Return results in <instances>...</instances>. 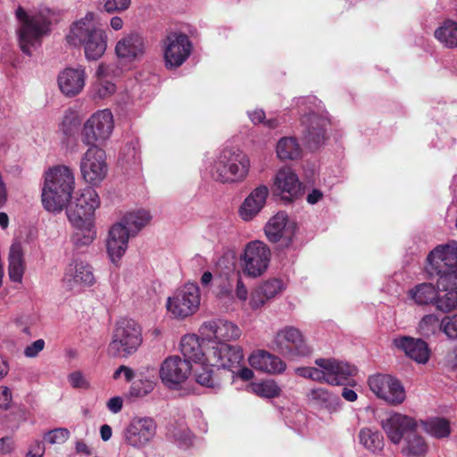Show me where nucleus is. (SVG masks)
<instances>
[{
	"label": "nucleus",
	"instance_id": "nucleus-18",
	"mask_svg": "<svg viewBox=\"0 0 457 457\" xmlns=\"http://www.w3.org/2000/svg\"><path fill=\"white\" fill-rule=\"evenodd\" d=\"M62 282L66 289L77 293L92 287L96 283L93 267L84 262H72L67 267Z\"/></svg>",
	"mask_w": 457,
	"mask_h": 457
},
{
	"label": "nucleus",
	"instance_id": "nucleus-53",
	"mask_svg": "<svg viewBox=\"0 0 457 457\" xmlns=\"http://www.w3.org/2000/svg\"><path fill=\"white\" fill-rule=\"evenodd\" d=\"M68 382L74 389L87 390L91 384L87 377L80 371L75 370L68 375Z\"/></svg>",
	"mask_w": 457,
	"mask_h": 457
},
{
	"label": "nucleus",
	"instance_id": "nucleus-5",
	"mask_svg": "<svg viewBox=\"0 0 457 457\" xmlns=\"http://www.w3.org/2000/svg\"><path fill=\"white\" fill-rule=\"evenodd\" d=\"M16 17L20 21L18 37L21 49L30 55L31 48L40 46L43 37L49 33L51 21L42 12L29 14L21 6L17 8Z\"/></svg>",
	"mask_w": 457,
	"mask_h": 457
},
{
	"label": "nucleus",
	"instance_id": "nucleus-4",
	"mask_svg": "<svg viewBox=\"0 0 457 457\" xmlns=\"http://www.w3.org/2000/svg\"><path fill=\"white\" fill-rule=\"evenodd\" d=\"M250 160L238 148L222 150L211 167L210 174L215 181L237 183L245 180L249 173Z\"/></svg>",
	"mask_w": 457,
	"mask_h": 457
},
{
	"label": "nucleus",
	"instance_id": "nucleus-58",
	"mask_svg": "<svg viewBox=\"0 0 457 457\" xmlns=\"http://www.w3.org/2000/svg\"><path fill=\"white\" fill-rule=\"evenodd\" d=\"M311 379L316 382L320 383H327L328 384V378L326 370L320 368L319 366L312 367V373H311Z\"/></svg>",
	"mask_w": 457,
	"mask_h": 457
},
{
	"label": "nucleus",
	"instance_id": "nucleus-20",
	"mask_svg": "<svg viewBox=\"0 0 457 457\" xmlns=\"http://www.w3.org/2000/svg\"><path fill=\"white\" fill-rule=\"evenodd\" d=\"M265 234L272 243L288 246L295 234V224L288 220L284 212H279L270 219L265 226Z\"/></svg>",
	"mask_w": 457,
	"mask_h": 457
},
{
	"label": "nucleus",
	"instance_id": "nucleus-25",
	"mask_svg": "<svg viewBox=\"0 0 457 457\" xmlns=\"http://www.w3.org/2000/svg\"><path fill=\"white\" fill-rule=\"evenodd\" d=\"M129 237L126 228L119 222L110 228L106 249L112 263H117L126 253Z\"/></svg>",
	"mask_w": 457,
	"mask_h": 457
},
{
	"label": "nucleus",
	"instance_id": "nucleus-32",
	"mask_svg": "<svg viewBox=\"0 0 457 457\" xmlns=\"http://www.w3.org/2000/svg\"><path fill=\"white\" fill-rule=\"evenodd\" d=\"M283 290V282L279 279H270L257 287L251 295L250 305L258 309L267 301L275 297Z\"/></svg>",
	"mask_w": 457,
	"mask_h": 457
},
{
	"label": "nucleus",
	"instance_id": "nucleus-63",
	"mask_svg": "<svg viewBox=\"0 0 457 457\" xmlns=\"http://www.w3.org/2000/svg\"><path fill=\"white\" fill-rule=\"evenodd\" d=\"M234 370L236 371L234 374H237L240 378H242L245 381H248L251 378H253V372L249 368H246V367L240 368V365H239L237 369H234Z\"/></svg>",
	"mask_w": 457,
	"mask_h": 457
},
{
	"label": "nucleus",
	"instance_id": "nucleus-62",
	"mask_svg": "<svg viewBox=\"0 0 457 457\" xmlns=\"http://www.w3.org/2000/svg\"><path fill=\"white\" fill-rule=\"evenodd\" d=\"M13 450V442L9 437L0 439V453L7 454Z\"/></svg>",
	"mask_w": 457,
	"mask_h": 457
},
{
	"label": "nucleus",
	"instance_id": "nucleus-8",
	"mask_svg": "<svg viewBox=\"0 0 457 457\" xmlns=\"http://www.w3.org/2000/svg\"><path fill=\"white\" fill-rule=\"evenodd\" d=\"M114 129V120L109 109L99 110L93 113L84 123L82 142L87 145L104 143Z\"/></svg>",
	"mask_w": 457,
	"mask_h": 457
},
{
	"label": "nucleus",
	"instance_id": "nucleus-59",
	"mask_svg": "<svg viewBox=\"0 0 457 457\" xmlns=\"http://www.w3.org/2000/svg\"><path fill=\"white\" fill-rule=\"evenodd\" d=\"M236 296L240 301H246L248 296L247 288L243 283L242 278H240L239 275H237V277Z\"/></svg>",
	"mask_w": 457,
	"mask_h": 457
},
{
	"label": "nucleus",
	"instance_id": "nucleus-21",
	"mask_svg": "<svg viewBox=\"0 0 457 457\" xmlns=\"http://www.w3.org/2000/svg\"><path fill=\"white\" fill-rule=\"evenodd\" d=\"M417 428L418 423L412 417L401 413H393L382 421V428L395 445L405 440L406 436L415 432Z\"/></svg>",
	"mask_w": 457,
	"mask_h": 457
},
{
	"label": "nucleus",
	"instance_id": "nucleus-57",
	"mask_svg": "<svg viewBox=\"0 0 457 457\" xmlns=\"http://www.w3.org/2000/svg\"><path fill=\"white\" fill-rule=\"evenodd\" d=\"M12 402V393L7 386H0V408L8 409Z\"/></svg>",
	"mask_w": 457,
	"mask_h": 457
},
{
	"label": "nucleus",
	"instance_id": "nucleus-40",
	"mask_svg": "<svg viewBox=\"0 0 457 457\" xmlns=\"http://www.w3.org/2000/svg\"><path fill=\"white\" fill-rule=\"evenodd\" d=\"M405 445L402 449V453L407 456L421 457L428 452V445L424 438L415 432L406 436Z\"/></svg>",
	"mask_w": 457,
	"mask_h": 457
},
{
	"label": "nucleus",
	"instance_id": "nucleus-10",
	"mask_svg": "<svg viewBox=\"0 0 457 457\" xmlns=\"http://www.w3.org/2000/svg\"><path fill=\"white\" fill-rule=\"evenodd\" d=\"M80 171L86 182L98 185L107 175L108 165L104 150L89 145L80 161Z\"/></svg>",
	"mask_w": 457,
	"mask_h": 457
},
{
	"label": "nucleus",
	"instance_id": "nucleus-41",
	"mask_svg": "<svg viewBox=\"0 0 457 457\" xmlns=\"http://www.w3.org/2000/svg\"><path fill=\"white\" fill-rule=\"evenodd\" d=\"M435 37L450 48L457 47V22L446 21L435 31Z\"/></svg>",
	"mask_w": 457,
	"mask_h": 457
},
{
	"label": "nucleus",
	"instance_id": "nucleus-33",
	"mask_svg": "<svg viewBox=\"0 0 457 457\" xmlns=\"http://www.w3.org/2000/svg\"><path fill=\"white\" fill-rule=\"evenodd\" d=\"M25 271L24 251L21 243L12 244L8 253V276L13 282L21 283Z\"/></svg>",
	"mask_w": 457,
	"mask_h": 457
},
{
	"label": "nucleus",
	"instance_id": "nucleus-2",
	"mask_svg": "<svg viewBox=\"0 0 457 457\" xmlns=\"http://www.w3.org/2000/svg\"><path fill=\"white\" fill-rule=\"evenodd\" d=\"M95 17L93 12H87L84 18L72 23L66 36L70 45L84 47L88 60L99 59L107 47V36L102 29L96 27Z\"/></svg>",
	"mask_w": 457,
	"mask_h": 457
},
{
	"label": "nucleus",
	"instance_id": "nucleus-54",
	"mask_svg": "<svg viewBox=\"0 0 457 457\" xmlns=\"http://www.w3.org/2000/svg\"><path fill=\"white\" fill-rule=\"evenodd\" d=\"M131 0H101L100 4L103 9L109 13L120 12L127 10L130 5Z\"/></svg>",
	"mask_w": 457,
	"mask_h": 457
},
{
	"label": "nucleus",
	"instance_id": "nucleus-43",
	"mask_svg": "<svg viewBox=\"0 0 457 457\" xmlns=\"http://www.w3.org/2000/svg\"><path fill=\"white\" fill-rule=\"evenodd\" d=\"M104 67L103 65H99L96 74L99 77L97 81L93 85L91 94L95 99H104L110 96H112L115 90L116 86L112 82L104 79L102 77L104 74Z\"/></svg>",
	"mask_w": 457,
	"mask_h": 457
},
{
	"label": "nucleus",
	"instance_id": "nucleus-31",
	"mask_svg": "<svg viewBox=\"0 0 457 457\" xmlns=\"http://www.w3.org/2000/svg\"><path fill=\"white\" fill-rule=\"evenodd\" d=\"M115 52L118 57L127 61L136 59L144 52L143 37L137 33H131L122 37L117 42Z\"/></svg>",
	"mask_w": 457,
	"mask_h": 457
},
{
	"label": "nucleus",
	"instance_id": "nucleus-30",
	"mask_svg": "<svg viewBox=\"0 0 457 457\" xmlns=\"http://www.w3.org/2000/svg\"><path fill=\"white\" fill-rule=\"evenodd\" d=\"M207 342L200 343L199 338L195 335H186L180 341V351L184 356L183 360L190 361L201 362L206 364V349Z\"/></svg>",
	"mask_w": 457,
	"mask_h": 457
},
{
	"label": "nucleus",
	"instance_id": "nucleus-37",
	"mask_svg": "<svg viewBox=\"0 0 457 457\" xmlns=\"http://www.w3.org/2000/svg\"><path fill=\"white\" fill-rule=\"evenodd\" d=\"M358 437L360 444L370 452L377 453L384 448V437L378 430L362 428Z\"/></svg>",
	"mask_w": 457,
	"mask_h": 457
},
{
	"label": "nucleus",
	"instance_id": "nucleus-36",
	"mask_svg": "<svg viewBox=\"0 0 457 457\" xmlns=\"http://www.w3.org/2000/svg\"><path fill=\"white\" fill-rule=\"evenodd\" d=\"M151 219L152 216L148 211L138 210L127 213L119 223L126 228L130 236H134L148 224Z\"/></svg>",
	"mask_w": 457,
	"mask_h": 457
},
{
	"label": "nucleus",
	"instance_id": "nucleus-50",
	"mask_svg": "<svg viewBox=\"0 0 457 457\" xmlns=\"http://www.w3.org/2000/svg\"><path fill=\"white\" fill-rule=\"evenodd\" d=\"M204 365L205 364H203L201 370L197 371L196 373L197 383L209 388H219L220 383L213 378L212 370Z\"/></svg>",
	"mask_w": 457,
	"mask_h": 457
},
{
	"label": "nucleus",
	"instance_id": "nucleus-19",
	"mask_svg": "<svg viewBox=\"0 0 457 457\" xmlns=\"http://www.w3.org/2000/svg\"><path fill=\"white\" fill-rule=\"evenodd\" d=\"M156 425L151 418H135L125 430L124 437L128 445L134 448L145 446L155 436Z\"/></svg>",
	"mask_w": 457,
	"mask_h": 457
},
{
	"label": "nucleus",
	"instance_id": "nucleus-15",
	"mask_svg": "<svg viewBox=\"0 0 457 457\" xmlns=\"http://www.w3.org/2000/svg\"><path fill=\"white\" fill-rule=\"evenodd\" d=\"M192 370L187 360L174 355L166 358L161 364L159 375L162 383L170 389H178L184 383Z\"/></svg>",
	"mask_w": 457,
	"mask_h": 457
},
{
	"label": "nucleus",
	"instance_id": "nucleus-12",
	"mask_svg": "<svg viewBox=\"0 0 457 457\" xmlns=\"http://www.w3.org/2000/svg\"><path fill=\"white\" fill-rule=\"evenodd\" d=\"M273 343L276 350L286 357L305 356L310 353L303 334L292 326H287L278 331Z\"/></svg>",
	"mask_w": 457,
	"mask_h": 457
},
{
	"label": "nucleus",
	"instance_id": "nucleus-28",
	"mask_svg": "<svg viewBox=\"0 0 457 457\" xmlns=\"http://www.w3.org/2000/svg\"><path fill=\"white\" fill-rule=\"evenodd\" d=\"M69 220L74 228V232L71 237L72 243L77 247H82L90 245L96 236L93 219L91 218H79L76 213L70 214Z\"/></svg>",
	"mask_w": 457,
	"mask_h": 457
},
{
	"label": "nucleus",
	"instance_id": "nucleus-46",
	"mask_svg": "<svg viewBox=\"0 0 457 457\" xmlns=\"http://www.w3.org/2000/svg\"><path fill=\"white\" fill-rule=\"evenodd\" d=\"M155 382L148 377H141L132 382L129 395L141 398L149 395L154 388Z\"/></svg>",
	"mask_w": 457,
	"mask_h": 457
},
{
	"label": "nucleus",
	"instance_id": "nucleus-23",
	"mask_svg": "<svg viewBox=\"0 0 457 457\" xmlns=\"http://www.w3.org/2000/svg\"><path fill=\"white\" fill-rule=\"evenodd\" d=\"M99 204L100 199L96 191L90 187H87L80 192L79 195L75 198V201L71 203L67 209L68 219H70V214L71 213H77L81 219H92L94 212Z\"/></svg>",
	"mask_w": 457,
	"mask_h": 457
},
{
	"label": "nucleus",
	"instance_id": "nucleus-13",
	"mask_svg": "<svg viewBox=\"0 0 457 457\" xmlns=\"http://www.w3.org/2000/svg\"><path fill=\"white\" fill-rule=\"evenodd\" d=\"M192 44L183 33L170 32L163 40V55L168 69L181 66L191 54Z\"/></svg>",
	"mask_w": 457,
	"mask_h": 457
},
{
	"label": "nucleus",
	"instance_id": "nucleus-39",
	"mask_svg": "<svg viewBox=\"0 0 457 457\" xmlns=\"http://www.w3.org/2000/svg\"><path fill=\"white\" fill-rule=\"evenodd\" d=\"M438 290L445 292L442 296L437 292V299L435 302V306L437 310L447 312L457 307V285H439L437 283Z\"/></svg>",
	"mask_w": 457,
	"mask_h": 457
},
{
	"label": "nucleus",
	"instance_id": "nucleus-11",
	"mask_svg": "<svg viewBox=\"0 0 457 457\" xmlns=\"http://www.w3.org/2000/svg\"><path fill=\"white\" fill-rule=\"evenodd\" d=\"M315 364L326 370L328 385L350 386L356 385L354 377L358 370L354 365L335 358H319L315 360Z\"/></svg>",
	"mask_w": 457,
	"mask_h": 457
},
{
	"label": "nucleus",
	"instance_id": "nucleus-52",
	"mask_svg": "<svg viewBox=\"0 0 457 457\" xmlns=\"http://www.w3.org/2000/svg\"><path fill=\"white\" fill-rule=\"evenodd\" d=\"M441 331L449 339H457V314L448 315L441 320Z\"/></svg>",
	"mask_w": 457,
	"mask_h": 457
},
{
	"label": "nucleus",
	"instance_id": "nucleus-60",
	"mask_svg": "<svg viewBox=\"0 0 457 457\" xmlns=\"http://www.w3.org/2000/svg\"><path fill=\"white\" fill-rule=\"evenodd\" d=\"M106 405H107V408H108V410L110 411H112V413H118L122 409L123 401H122V399L120 397L115 396V397L111 398L107 402Z\"/></svg>",
	"mask_w": 457,
	"mask_h": 457
},
{
	"label": "nucleus",
	"instance_id": "nucleus-56",
	"mask_svg": "<svg viewBox=\"0 0 457 457\" xmlns=\"http://www.w3.org/2000/svg\"><path fill=\"white\" fill-rule=\"evenodd\" d=\"M44 348L45 341L43 339H37L25 347L24 355L28 358H35Z\"/></svg>",
	"mask_w": 457,
	"mask_h": 457
},
{
	"label": "nucleus",
	"instance_id": "nucleus-49",
	"mask_svg": "<svg viewBox=\"0 0 457 457\" xmlns=\"http://www.w3.org/2000/svg\"><path fill=\"white\" fill-rule=\"evenodd\" d=\"M392 381V376L378 374L370 377L369 386L370 390L379 397L381 394L385 393L388 383Z\"/></svg>",
	"mask_w": 457,
	"mask_h": 457
},
{
	"label": "nucleus",
	"instance_id": "nucleus-29",
	"mask_svg": "<svg viewBox=\"0 0 457 457\" xmlns=\"http://www.w3.org/2000/svg\"><path fill=\"white\" fill-rule=\"evenodd\" d=\"M268 195L269 188L264 185H261L253 189L240 206L239 213L241 218L244 220H253L263 208Z\"/></svg>",
	"mask_w": 457,
	"mask_h": 457
},
{
	"label": "nucleus",
	"instance_id": "nucleus-48",
	"mask_svg": "<svg viewBox=\"0 0 457 457\" xmlns=\"http://www.w3.org/2000/svg\"><path fill=\"white\" fill-rule=\"evenodd\" d=\"M249 119L253 124H263L266 128L273 129L278 128L282 120L278 117L266 118L265 112L262 109H256L247 112Z\"/></svg>",
	"mask_w": 457,
	"mask_h": 457
},
{
	"label": "nucleus",
	"instance_id": "nucleus-16",
	"mask_svg": "<svg viewBox=\"0 0 457 457\" xmlns=\"http://www.w3.org/2000/svg\"><path fill=\"white\" fill-rule=\"evenodd\" d=\"M199 332L203 341H206L208 345H212V342L236 340L241 336L240 328L224 319H213L204 322Z\"/></svg>",
	"mask_w": 457,
	"mask_h": 457
},
{
	"label": "nucleus",
	"instance_id": "nucleus-34",
	"mask_svg": "<svg viewBox=\"0 0 457 457\" xmlns=\"http://www.w3.org/2000/svg\"><path fill=\"white\" fill-rule=\"evenodd\" d=\"M308 398L314 404L328 410L330 412L337 411L340 408V397L324 387L312 389L308 393Z\"/></svg>",
	"mask_w": 457,
	"mask_h": 457
},
{
	"label": "nucleus",
	"instance_id": "nucleus-44",
	"mask_svg": "<svg viewBox=\"0 0 457 457\" xmlns=\"http://www.w3.org/2000/svg\"><path fill=\"white\" fill-rule=\"evenodd\" d=\"M379 398L389 404L398 405L404 401L405 391L400 381L392 377V381L388 383L385 393L381 394Z\"/></svg>",
	"mask_w": 457,
	"mask_h": 457
},
{
	"label": "nucleus",
	"instance_id": "nucleus-38",
	"mask_svg": "<svg viewBox=\"0 0 457 457\" xmlns=\"http://www.w3.org/2000/svg\"><path fill=\"white\" fill-rule=\"evenodd\" d=\"M276 153L282 160H295L301 156L302 149L295 137H284L277 143Z\"/></svg>",
	"mask_w": 457,
	"mask_h": 457
},
{
	"label": "nucleus",
	"instance_id": "nucleus-24",
	"mask_svg": "<svg viewBox=\"0 0 457 457\" xmlns=\"http://www.w3.org/2000/svg\"><path fill=\"white\" fill-rule=\"evenodd\" d=\"M86 72L82 66L66 68L58 76V86L66 96L79 95L85 87Z\"/></svg>",
	"mask_w": 457,
	"mask_h": 457
},
{
	"label": "nucleus",
	"instance_id": "nucleus-9",
	"mask_svg": "<svg viewBox=\"0 0 457 457\" xmlns=\"http://www.w3.org/2000/svg\"><path fill=\"white\" fill-rule=\"evenodd\" d=\"M244 359L243 350L238 345L225 342H212L206 349V364L227 369L235 373Z\"/></svg>",
	"mask_w": 457,
	"mask_h": 457
},
{
	"label": "nucleus",
	"instance_id": "nucleus-6",
	"mask_svg": "<svg viewBox=\"0 0 457 457\" xmlns=\"http://www.w3.org/2000/svg\"><path fill=\"white\" fill-rule=\"evenodd\" d=\"M141 344L142 329L139 324L131 319H122L115 325L108 352L114 357H129Z\"/></svg>",
	"mask_w": 457,
	"mask_h": 457
},
{
	"label": "nucleus",
	"instance_id": "nucleus-27",
	"mask_svg": "<svg viewBox=\"0 0 457 457\" xmlns=\"http://www.w3.org/2000/svg\"><path fill=\"white\" fill-rule=\"evenodd\" d=\"M252 368L269 374H280L286 370V363L278 356L265 350H257L248 358Z\"/></svg>",
	"mask_w": 457,
	"mask_h": 457
},
{
	"label": "nucleus",
	"instance_id": "nucleus-51",
	"mask_svg": "<svg viewBox=\"0 0 457 457\" xmlns=\"http://www.w3.org/2000/svg\"><path fill=\"white\" fill-rule=\"evenodd\" d=\"M120 155L128 163H136L140 158V146L137 140L129 142L121 150Z\"/></svg>",
	"mask_w": 457,
	"mask_h": 457
},
{
	"label": "nucleus",
	"instance_id": "nucleus-3",
	"mask_svg": "<svg viewBox=\"0 0 457 457\" xmlns=\"http://www.w3.org/2000/svg\"><path fill=\"white\" fill-rule=\"evenodd\" d=\"M425 270L429 278L437 277L439 285H457V242L435 247L427 257Z\"/></svg>",
	"mask_w": 457,
	"mask_h": 457
},
{
	"label": "nucleus",
	"instance_id": "nucleus-47",
	"mask_svg": "<svg viewBox=\"0 0 457 457\" xmlns=\"http://www.w3.org/2000/svg\"><path fill=\"white\" fill-rule=\"evenodd\" d=\"M418 330L423 337L434 336L438 330L441 331V320L435 314L425 315L419 323Z\"/></svg>",
	"mask_w": 457,
	"mask_h": 457
},
{
	"label": "nucleus",
	"instance_id": "nucleus-42",
	"mask_svg": "<svg viewBox=\"0 0 457 457\" xmlns=\"http://www.w3.org/2000/svg\"><path fill=\"white\" fill-rule=\"evenodd\" d=\"M424 430L430 436L441 439L451 434L450 422L444 418H433L422 422Z\"/></svg>",
	"mask_w": 457,
	"mask_h": 457
},
{
	"label": "nucleus",
	"instance_id": "nucleus-55",
	"mask_svg": "<svg viewBox=\"0 0 457 457\" xmlns=\"http://www.w3.org/2000/svg\"><path fill=\"white\" fill-rule=\"evenodd\" d=\"M70 437V431L67 428H60L49 431L44 439L51 445L62 444Z\"/></svg>",
	"mask_w": 457,
	"mask_h": 457
},
{
	"label": "nucleus",
	"instance_id": "nucleus-17",
	"mask_svg": "<svg viewBox=\"0 0 457 457\" xmlns=\"http://www.w3.org/2000/svg\"><path fill=\"white\" fill-rule=\"evenodd\" d=\"M272 190L287 202H292L303 195L302 183L297 174L289 167L277 171L273 178Z\"/></svg>",
	"mask_w": 457,
	"mask_h": 457
},
{
	"label": "nucleus",
	"instance_id": "nucleus-61",
	"mask_svg": "<svg viewBox=\"0 0 457 457\" xmlns=\"http://www.w3.org/2000/svg\"><path fill=\"white\" fill-rule=\"evenodd\" d=\"M45 453L44 444L40 441H36L29 448L28 455H34L36 457H43Z\"/></svg>",
	"mask_w": 457,
	"mask_h": 457
},
{
	"label": "nucleus",
	"instance_id": "nucleus-26",
	"mask_svg": "<svg viewBox=\"0 0 457 457\" xmlns=\"http://www.w3.org/2000/svg\"><path fill=\"white\" fill-rule=\"evenodd\" d=\"M395 345L415 361L417 363L425 364L428 361L430 350L428 344L420 338L402 337L394 340Z\"/></svg>",
	"mask_w": 457,
	"mask_h": 457
},
{
	"label": "nucleus",
	"instance_id": "nucleus-7",
	"mask_svg": "<svg viewBox=\"0 0 457 457\" xmlns=\"http://www.w3.org/2000/svg\"><path fill=\"white\" fill-rule=\"evenodd\" d=\"M200 300L198 286L195 283H187L167 298L166 308L172 318L185 320L198 311Z\"/></svg>",
	"mask_w": 457,
	"mask_h": 457
},
{
	"label": "nucleus",
	"instance_id": "nucleus-22",
	"mask_svg": "<svg viewBox=\"0 0 457 457\" xmlns=\"http://www.w3.org/2000/svg\"><path fill=\"white\" fill-rule=\"evenodd\" d=\"M302 123L307 146L312 150L317 149L325 141L327 120L310 109V112L303 117Z\"/></svg>",
	"mask_w": 457,
	"mask_h": 457
},
{
	"label": "nucleus",
	"instance_id": "nucleus-1",
	"mask_svg": "<svg viewBox=\"0 0 457 457\" xmlns=\"http://www.w3.org/2000/svg\"><path fill=\"white\" fill-rule=\"evenodd\" d=\"M75 179L67 166H56L46 173L42 189V204L52 212L62 211L71 197Z\"/></svg>",
	"mask_w": 457,
	"mask_h": 457
},
{
	"label": "nucleus",
	"instance_id": "nucleus-64",
	"mask_svg": "<svg viewBox=\"0 0 457 457\" xmlns=\"http://www.w3.org/2000/svg\"><path fill=\"white\" fill-rule=\"evenodd\" d=\"M323 197V193L319 189H312L311 193L308 194L306 197V201L310 204H317Z\"/></svg>",
	"mask_w": 457,
	"mask_h": 457
},
{
	"label": "nucleus",
	"instance_id": "nucleus-35",
	"mask_svg": "<svg viewBox=\"0 0 457 457\" xmlns=\"http://www.w3.org/2000/svg\"><path fill=\"white\" fill-rule=\"evenodd\" d=\"M436 288L432 283L425 282L419 284L409 290V297L418 305L435 304L437 299Z\"/></svg>",
	"mask_w": 457,
	"mask_h": 457
},
{
	"label": "nucleus",
	"instance_id": "nucleus-45",
	"mask_svg": "<svg viewBox=\"0 0 457 457\" xmlns=\"http://www.w3.org/2000/svg\"><path fill=\"white\" fill-rule=\"evenodd\" d=\"M248 390L263 398H275L279 395L280 388L274 380H264L259 383H252Z\"/></svg>",
	"mask_w": 457,
	"mask_h": 457
},
{
	"label": "nucleus",
	"instance_id": "nucleus-14",
	"mask_svg": "<svg viewBox=\"0 0 457 457\" xmlns=\"http://www.w3.org/2000/svg\"><path fill=\"white\" fill-rule=\"evenodd\" d=\"M270 260L269 247L260 241L247 244L243 256V270L253 278L260 277L267 270Z\"/></svg>",
	"mask_w": 457,
	"mask_h": 457
}]
</instances>
